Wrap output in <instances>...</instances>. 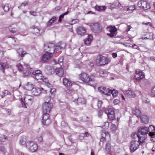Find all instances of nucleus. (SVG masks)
<instances>
[{
    "label": "nucleus",
    "instance_id": "nucleus-1",
    "mask_svg": "<svg viewBox=\"0 0 155 155\" xmlns=\"http://www.w3.org/2000/svg\"><path fill=\"white\" fill-rule=\"evenodd\" d=\"M79 79L83 82L87 84L90 82H94L95 76L93 74L89 75L83 72L79 74Z\"/></svg>",
    "mask_w": 155,
    "mask_h": 155
},
{
    "label": "nucleus",
    "instance_id": "nucleus-2",
    "mask_svg": "<svg viewBox=\"0 0 155 155\" xmlns=\"http://www.w3.org/2000/svg\"><path fill=\"white\" fill-rule=\"evenodd\" d=\"M20 101L22 107L26 108V104L30 105L32 104L33 101V98L30 95H26L23 99H20Z\"/></svg>",
    "mask_w": 155,
    "mask_h": 155
},
{
    "label": "nucleus",
    "instance_id": "nucleus-3",
    "mask_svg": "<svg viewBox=\"0 0 155 155\" xmlns=\"http://www.w3.org/2000/svg\"><path fill=\"white\" fill-rule=\"evenodd\" d=\"M26 146L28 150L32 152H35L38 148L37 144L33 141L27 142L26 143Z\"/></svg>",
    "mask_w": 155,
    "mask_h": 155
},
{
    "label": "nucleus",
    "instance_id": "nucleus-4",
    "mask_svg": "<svg viewBox=\"0 0 155 155\" xmlns=\"http://www.w3.org/2000/svg\"><path fill=\"white\" fill-rule=\"evenodd\" d=\"M136 117L140 118L141 122L145 124H147L149 121V118L146 115H141V112L139 109H136Z\"/></svg>",
    "mask_w": 155,
    "mask_h": 155
},
{
    "label": "nucleus",
    "instance_id": "nucleus-5",
    "mask_svg": "<svg viewBox=\"0 0 155 155\" xmlns=\"http://www.w3.org/2000/svg\"><path fill=\"white\" fill-rule=\"evenodd\" d=\"M52 105L48 102H45L42 105V109L43 114H48L52 108Z\"/></svg>",
    "mask_w": 155,
    "mask_h": 155
},
{
    "label": "nucleus",
    "instance_id": "nucleus-6",
    "mask_svg": "<svg viewBox=\"0 0 155 155\" xmlns=\"http://www.w3.org/2000/svg\"><path fill=\"white\" fill-rule=\"evenodd\" d=\"M91 28L92 31L96 33H98L102 31V28L98 23H93L91 24Z\"/></svg>",
    "mask_w": 155,
    "mask_h": 155
},
{
    "label": "nucleus",
    "instance_id": "nucleus-7",
    "mask_svg": "<svg viewBox=\"0 0 155 155\" xmlns=\"http://www.w3.org/2000/svg\"><path fill=\"white\" fill-rule=\"evenodd\" d=\"M54 45L53 43H47L45 44L44 49L45 52H54Z\"/></svg>",
    "mask_w": 155,
    "mask_h": 155
},
{
    "label": "nucleus",
    "instance_id": "nucleus-8",
    "mask_svg": "<svg viewBox=\"0 0 155 155\" xmlns=\"http://www.w3.org/2000/svg\"><path fill=\"white\" fill-rule=\"evenodd\" d=\"M108 59L103 56H98L96 59V62L100 65H102L107 64L108 62Z\"/></svg>",
    "mask_w": 155,
    "mask_h": 155
},
{
    "label": "nucleus",
    "instance_id": "nucleus-9",
    "mask_svg": "<svg viewBox=\"0 0 155 155\" xmlns=\"http://www.w3.org/2000/svg\"><path fill=\"white\" fill-rule=\"evenodd\" d=\"M137 5L140 8L145 9H148L150 7L149 3L145 0L140 1L138 2Z\"/></svg>",
    "mask_w": 155,
    "mask_h": 155
},
{
    "label": "nucleus",
    "instance_id": "nucleus-10",
    "mask_svg": "<svg viewBox=\"0 0 155 155\" xmlns=\"http://www.w3.org/2000/svg\"><path fill=\"white\" fill-rule=\"evenodd\" d=\"M31 74V76L37 80L42 79L43 78L41 73V71L39 70L33 71Z\"/></svg>",
    "mask_w": 155,
    "mask_h": 155
},
{
    "label": "nucleus",
    "instance_id": "nucleus-11",
    "mask_svg": "<svg viewBox=\"0 0 155 155\" xmlns=\"http://www.w3.org/2000/svg\"><path fill=\"white\" fill-rule=\"evenodd\" d=\"M42 123L46 126H48L51 123V120L49 118V115L48 114H43Z\"/></svg>",
    "mask_w": 155,
    "mask_h": 155
},
{
    "label": "nucleus",
    "instance_id": "nucleus-12",
    "mask_svg": "<svg viewBox=\"0 0 155 155\" xmlns=\"http://www.w3.org/2000/svg\"><path fill=\"white\" fill-rule=\"evenodd\" d=\"M147 127L144 126L140 127L138 129L137 134L146 136V135L148 133Z\"/></svg>",
    "mask_w": 155,
    "mask_h": 155
},
{
    "label": "nucleus",
    "instance_id": "nucleus-13",
    "mask_svg": "<svg viewBox=\"0 0 155 155\" xmlns=\"http://www.w3.org/2000/svg\"><path fill=\"white\" fill-rule=\"evenodd\" d=\"M52 52H45L42 57V61L44 63L48 61L52 56Z\"/></svg>",
    "mask_w": 155,
    "mask_h": 155
},
{
    "label": "nucleus",
    "instance_id": "nucleus-14",
    "mask_svg": "<svg viewBox=\"0 0 155 155\" xmlns=\"http://www.w3.org/2000/svg\"><path fill=\"white\" fill-rule=\"evenodd\" d=\"M23 74L25 76H27L30 75L32 71V69L30 66L27 64L24 65L23 66Z\"/></svg>",
    "mask_w": 155,
    "mask_h": 155
},
{
    "label": "nucleus",
    "instance_id": "nucleus-15",
    "mask_svg": "<svg viewBox=\"0 0 155 155\" xmlns=\"http://www.w3.org/2000/svg\"><path fill=\"white\" fill-rule=\"evenodd\" d=\"M66 46L65 43L64 42H60L55 47H54V52L57 51H58L62 49H64L65 48Z\"/></svg>",
    "mask_w": 155,
    "mask_h": 155
},
{
    "label": "nucleus",
    "instance_id": "nucleus-16",
    "mask_svg": "<svg viewBox=\"0 0 155 155\" xmlns=\"http://www.w3.org/2000/svg\"><path fill=\"white\" fill-rule=\"evenodd\" d=\"M33 30L32 32L35 35H39L42 34L44 31L43 29H39L37 27L33 28Z\"/></svg>",
    "mask_w": 155,
    "mask_h": 155
},
{
    "label": "nucleus",
    "instance_id": "nucleus-17",
    "mask_svg": "<svg viewBox=\"0 0 155 155\" xmlns=\"http://www.w3.org/2000/svg\"><path fill=\"white\" fill-rule=\"evenodd\" d=\"M137 136L138 138V142L139 143V145L138 146V147H136V150L138 147V146L140 144L142 143L145 140V139L146 138V136H142L139 134H137Z\"/></svg>",
    "mask_w": 155,
    "mask_h": 155
},
{
    "label": "nucleus",
    "instance_id": "nucleus-18",
    "mask_svg": "<svg viewBox=\"0 0 155 155\" xmlns=\"http://www.w3.org/2000/svg\"><path fill=\"white\" fill-rule=\"evenodd\" d=\"M145 77L144 73L141 71L137 73L136 71V80L139 81L143 79Z\"/></svg>",
    "mask_w": 155,
    "mask_h": 155
},
{
    "label": "nucleus",
    "instance_id": "nucleus-19",
    "mask_svg": "<svg viewBox=\"0 0 155 155\" xmlns=\"http://www.w3.org/2000/svg\"><path fill=\"white\" fill-rule=\"evenodd\" d=\"M10 66L8 65L6 63H2L0 62V70L4 72L5 68H8L11 67Z\"/></svg>",
    "mask_w": 155,
    "mask_h": 155
},
{
    "label": "nucleus",
    "instance_id": "nucleus-20",
    "mask_svg": "<svg viewBox=\"0 0 155 155\" xmlns=\"http://www.w3.org/2000/svg\"><path fill=\"white\" fill-rule=\"evenodd\" d=\"M92 40V36L91 35H89L84 41V44L87 45H89L91 43Z\"/></svg>",
    "mask_w": 155,
    "mask_h": 155
},
{
    "label": "nucleus",
    "instance_id": "nucleus-21",
    "mask_svg": "<svg viewBox=\"0 0 155 155\" xmlns=\"http://www.w3.org/2000/svg\"><path fill=\"white\" fill-rule=\"evenodd\" d=\"M74 102L77 105L84 104L85 103V99L82 97H79L78 99L74 100Z\"/></svg>",
    "mask_w": 155,
    "mask_h": 155
},
{
    "label": "nucleus",
    "instance_id": "nucleus-22",
    "mask_svg": "<svg viewBox=\"0 0 155 155\" xmlns=\"http://www.w3.org/2000/svg\"><path fill=\"white\" fill-rule=\"evenodd\" d=\"M32 90V94L34 95H38L41 93V89L40 88L37 87L34 88V87Z\"/></svg>",
    "mask_w": 155,
    "mask_h": 155
},
{
    "label": "nucleus",
    "instance_id": "nucleus-23",
    "mask_svg": "<svg viewBox=\"0 0 155 155\" xmlns=\"http://www.w3.org/2000/svg\"><path fill=\"white\" fill-rule=\"evenodd\" d=\"M86 30L85 28L82 27H79L77 29V32L80 35H83L85 33Z\"/></svg>",
    "mask_w": 155,
    "mask_h": 155
},
{
    "label": "nucleus",
    "instance_id": "nucleus-24",
    "mask_svg": "<svg viewBox=\"0 0 155 155\" xmlns=\"http://www.w3.org/2000/svg\"><path fill=\"white\" fill-rule=\"evenodd\" d=\"M34 86L31 83L28 82L25 85L24 88L26 90L31 91L34 88Z\"/></svg>",
    "mask_w": 155,
    "mask_h": 155
},
{
    "label": "nucleus",
    "instance_id": "nucleus-25",
    "mask_svg": "<svg viewBox=\"0 0 155 155\" xmlns=\"http://www.w3.org/2000/svg\"><path fill=\"white\" fill-rule=\"evenodd\" d=\"M55 72L56 74L59 76H61L64 74L63 70L61 68H56Z\"/></svg>",
    "mask_w": 155,
    "mask_h": 155
},
{
    "label": "nucleus",
    "instance_id": "nucleus-26",
    "mask_svg": "<svg viewBox=\"0 0 155 155\" xmlns=\"http://www.w3.org/2000/svg\"><path fill=\"white\" fill-rule=\"evenodd\" d=\"M63 83L64 85L66 87H69L72 84L71 81L66 78L63 79Z\"/></svg>",
    "mask_w": 155,
    "mask_h": 155
},
{
    "label": "nucleus",
    "instance_id": "nucleus-27",
    "mask_svg": "<svg viewBox=\"0 0 155 155\" xmlns=\"http://www.w3.org/2000/svg\"><path fill=\"white\" fill-rule=\"evenodd\" d=\"M147 129H148V133L149 135L154 134L155 127L154 126L150 125L148 127H147Z\"/></svg>",
    "mask_w": 155,
    "mask_h": 155
},
{
    "label": "nucleus",
    "instance_id": "nucleus-28",
    "mask_svg": "<svg viewBox=\"0 0 155 155\" xmlns=\"http://www.w3.org/2000/svg\"><path fill=\"white\" fill-rule=\"evenodd\" d=\"M109 135L108 133L107 132L104 131L102 132L101 133L102 137L101 138L100 140L101 142H103L105 140V138L106 136H108Z\"/></svg>",
    "mask_w": 155,
    "mask_h": 155
},
{
    "label": "nucleus",
    "instance_id": "nucleus-29",
    "mask_svg": "<svg viewBox=\"0 0 155 155\" xmlns=\"http://www.w3.org/2000/svg\"><path fill=\"white\" fill-rule=\"evenodd\" d=\"M131 143L130 150L131 152H133L136 150V141H132Z\"/></svg>",
    "mask_w": 155,
    "mask_h": 155
},
{
    "label": "nucleus",
    "instance_id": "nucleus-30",
    "mask_svg": "<svg viewBox=\"0 0 155 155\" xmlns=\"http://www.w3.org/2000/svg\"><path fill=\"white\" fill-rule=\"evenodd\" d=\"M107 30L109 31L110 32L115 33L117 31V29L115 26H108L107 28Z\"/></svg>",
    "mask_w": 155,
    "mask_h": 155
},
{
    "label": "nucleus",
    "instance_id": "nucleus-31",
    "mask_svg": "<svg viewBox=\"0 0 155 155\" xmlns=\"http://www.w3.org/2000/svg\"><path fill=\"white\" fill-rule=\"evenodd\" d=\"M17 51V53L18 54V56H20L21 57H23L25 54H27L25 51H22L21 48L18 49Z\"/></svg>",
    "mask_w": 155,
    "mask_h": 155
},
{
    "label": "nucleus",
    "instance_id": "nucleus-32",
    "mask_svg": "<svg viewBox=\"0 0 155 155\" xmlns=\"http://www.w3.org/2000/svg\"><path fill=\"white\" fill-rule=\"evenodd\" d=\"M95 9L98 11H104L106 9V7L104 6H98L96 5L95 6Z\"/></svg>",
    "mask_w": 155,
    "mask_h": 155
},
{
    "label": "nucleus",
    "instance_id": "nucleus-33",
    "mask_svg": "<svg viewBox=\"0 0 155 155\" xmlns=\"http://www.w3.org/2000/svg\"><path fill=\"white\" fill-rule=\"evenodd\" d=\"M126 94L129 97H133L135 96L134 93L130 90L127 91Z\"/></svg>",
    "mask_w": 155,
    "mask_h": 155
},
{
    "label": "nucleus",
    "instance_id": "nucleus-34",
    "mask_svg": "<svg viewBox=\"0 0 155 155\" xmlns=\"http://www.w3.org/2000/svg\"><path fill=\"white\" fill-rule=\"evenodd\" d=\"M9 93V91L7 90H5L2 91L1 93H0V98H3L5 96L8 94Z\"/></svg>",
    "mask_w": 155,
    "mask_h": 155
},
{
    "label": "nucleus",
    "instance_id": "nucleus-35",
    "mask_svg": "<svg viewBox=\"0 0 155 155\" xmlns=\"http://www.w3.org/2000/svg\"><path fill=\"white\" fill-rule=\"evenodd\" d=\"M104 90L103 92V93L105 95L107 96L110 95V93L111 90L108 88L104 87Z\"/></svg>",
    "mask_w": 155,
    "mask_h": 155
},
{
    "label": "nucleus",
    "instance_id": "nucleus-36",
    "mask_svg": "<svg viewBox=\"0 0 155 155\" xmlns=\"http://www.w3.org/2000/svg\"><path fill=\"white\" fill-rule=\"evenodd\" d=\"M85 65L83 64V63L80 61H78L76 63L75 67L79 68H84Z\"/></svg>",
    "mask_w": 155,
    "mask_h": 155
},
{
    "label": "nucleus",
    "instance_id": "nucleus-37",
    "mask_svg": "<svg viewBox=\"0 0 155 155\" xmlns=\"http://www.w3.org/2000/svg\"><path fill=\"white\" fill-rule=\"evenodd\" d=\"M118 93V92L116 90H111L110 95L112 94L113 97H115L117 96Z\"/></svg>",
    "mask_w": 155,
    "mask_h": 155
},
{
    "label": "nucleus",
    "instance_id": "nucleus-38",
    "mask_svg": "<svg viewBox=\"0 0 155 155\" xmlns=\"http://www.w3.org/2000/svg\"><path fill=\"white\" fill-rule=\"evenodd\" d=\"M89 134L87 132H85L84 134H81L79 137V138L80 140H82L84 137H88Z\"/></svg>",
    "mask_w": 155,
    "mask_h": 155
},
{
    "label": "nucleus",
    "instance_id": "nucleus-39",
    "mask_svg": "<svg viewBox=\"0 0 155 155\" xmlns=\"http://www.w3.org/2000/svg\"><path fill=\"white\" fill-rule=\"evenodd\" d=\"M109 119L110 120H113L114 119V112H111V114H107Z\"/></svg>",
    "mask_w": 155,
    "mask_h": 155
},
{
    "label": "nucleus",
    "instance_id": "nucleus-40",
    "mask_svg": "<svg viewBox=\"0 0 155 155\" xmlns=\"http://www.w3.org/2000/svg\"><path fill=\"white\" fill-rule=\"evenodd\" d=\"M56 19V18L55 17H53L50 20H49L48 22L47 23L48 26L50 25Z\"/></svg>",
    "mask_w": 155,
    "mask_h": 155
},
{
    "label": "nucleus",
    "instance_id": "nucleus-41",
    "mask_svg": "<svg viewBox=\"0 0 155 155\" xmlns=\"http://www.w3.org/2000/svg\"><path fill=\"white\" fill-rule=\"evenodd\" d=\"M114 112L113 109L111 108H108L105 110V113L107 114H111V112Z\"/></svg>",
    "mask_w": 155,
    "mask_h": 155
},
{
    "label": "nucleus",
    "instance_id": "nucleus-42",
    "mask_svg": "<svg viewBox=\"0 0 155 155\" xmlns=\"http://www.w3.org/2000/svg\"><path fill=\"white\" fill-rule=\"evenodd\" d=\"M68 11H67L61 15L59 17L58 21L61 22V19L63 18L64 17V15H67L68 14Z\"/></svg>",
    "mask_w": 155,
    "mask_h": 155
},
{
    "label": "nucleus",
    "instance_id": "nucleus-43",
    "mask_svg": "<svg viewBox=\"0 0 155 155\" xmlns=\"http://www.w3.org/2000/svg\"><path fill=\"white\" fill-rule=\"evenodd\" d=\"M37 139L38 142H41L43 140V136L42 134L38 135L37 137Z\"/></svg>",
    "mask_w": 155,
    "mask_h": 155
},
{
    "label": "nucleus",
    "instance_id": "nucleus-44",
    "mask_svg": "<svg viewBox=\"0 0 155 155\" xmlns=\"http://www.w3.org/2000/svg\"><path fill=\"white\" fill-rule=\"evenodd\" d=\"M26 142V139L25 137H23L20 140V143L21 145L25 144Z\"/></svg>",
    "mask_w": 155,
    "mask_h": 155
},
{
    "label": "nucleus",
    "instance_id": "nucleus-45",
    "mask_svg": "<svg viewBox=\"0 0 155 155\" xmlns=\"http://www.w3.org/2000/svg\"><path fill=\"white\" fill-rule=\"evenodd\" d=\"M99 74L100 76L101 77H105L107 75V74L106 72L101 71L100 72Z\"/></svg>",
    "mask_w": 155,
    "mask_h": 155
},
{
    "label": "nucleus",
    "instance_id": "nucleus-46",
    "mask_svg": "<svg viewBox=\"0 0 155 155\" xmlns=\"http://www.w3.org/2000/svg\"><path fill=\"white\" fill-rule=\"evenodd\" d=\"M110 145L109 143H107L106 145L105 150L108 152H110Z\"/></svg>",
    "mask_w": 155,
    "mask_h": 155
},
{
    "label": "nucleus",
    "instance_id": "nucleus-47",
    "mask_svg": "<svg viewBox=\"0 0 155 155\" xmlns=\"http://www.w3.org/2000/svg\"><path fill=\"white\" fill-rule=\"evenodd\" d=\"M9 29L10 31L12 33L15 32L17 31V29L15 28L12 26H10L9 27Z\"/></svg>",
    "mask_w": 155,
    "mask_h": 155
},
{
    "label": "nucleus",
    "instance_id": "nucleus-48",
    "mask_svg": "<svg viewBox=\"0 0 155 155\" xmlns=\"http://www.w3.org/2000/svg\"><path fill=\"white\" fill-rule=\"evenodd\" d=\"M9 9V6L8 4H5L4 7L3 9L5 12H8Z\"/></svg>",
    "mask_w": 155,
    "mask_h": 155
},
{
    "label": "nucleus",
    "instance_id": "nucleus-49",
    "mask_svg": "<svg viewBox=\"0 0 155 155\" xmlns=\"http://www.w3.org/2000/svg\"><path fill=\"white\" fill-rule=\"evenodd\" d=\"M63 61V57H60L58 61V63L60 64V65L61 66V65H63L62 62Z\"/></svg>",
    "mask_w": 155,
    "mask_h": 155
},
{
    "label": "nucleus",
    "instance_id": "nucleus-50",
    "mask_svg": "<svg viewBox=\"0 0 155 155\" xmlns=\"http://www.w3.org/2000/svg\"><path fill=\"white\" fill-rule=\"evenodd\" d=\"M151 95L153 97H155V86L152 88Z\"/></svg>",
    "mask_w": 155,
    "mask_h": 155
},
{
    "label": "nucleus",
    "instance_id": "nucleus-51",
    "mask_svg": "<svg viewBox=\"0 0 155 155\" xmlns=\"http://www.w3.org/2000/svg\"><path fill=\"white\" fill-rule=\"evenodd\" d=\"M104 125L102 126V127L104 129H107L109 126V123L107 122H105L104 123Z\"/></svg>",
    "mask_w": 155,
    "mask_h": 155
},
{
    "label": "nucleus",
    "instance_id": "nucleus-52",
    "mask_svg": "<svg viewBox=\"0 0 155 155\" xmlns=\"http://www.w3.org/2000/svg\"><path fill=\"white\" fill-rule=\"evenodd\" d=\"M16 66L18 68V70L20 71H22L23 69V66H22V65L20 64H18Z\"/></svg>",
    "mask_w": 155,
    "mask_h": 155
},
{
    "label": "nucleus",
    "instance_id": "nucleus-53",
    "mask_svg": "<svg viewBox=\"0 0 155 155\" xmlns=\"http://www.w3.org/2000/svg\"><path fill=\"white\" fill-rule=\"evenodd\" d=\"M111 128L112 130L114 132L115 131L116 127L115 125L114 124H112L111 125Z\"/></svg>",
    "mask_w": 155,
    "mask_h": 155
},
{
    "label": "nucleus",
    "instance_id": "nucleus-54",
    "mask_svg": "<svg viewBox=\"0 0 155 155\" xmlns=\"http://www.w3.org/2000/svg\"><path fill=\"white\" fill-rule=\"evenodd\" d=\"M0 150L2 152L3 154H5L6 153V150L5 147L3 146H2L0 147Z\"/></svg>",
    "mask_w": 155,
    "mask_h": 155
},
{
    "label": "nucleus",
    "instance_id": "nucleus-55",
    "mask_svg": "<svg viewBox=\"0 0 155 155\" xmlns=\"http://www.w3.org/2000/svg\"><path fill=\"white\" fill-rule=\"evenodd\" d=\"M151 137V140L152 142H155V134H152L150 135Z\"/></svg>",
    "mask_w": 155,
    "mask_h": 155
},
{
    "label": "nucleus",
    "instance_id": "nucleus-56",
    "mask_svg": "<svg viewBox=\"0 0 155 155\" xmlns=\"http://www.w3.org/2000/svg\"><path fill=\"white\" fill-rule=\"evenodd\" d=\"M6 138V136L5 135H3L1 137H0V141L1 142H4L5 141V140Z\"/></svg>",
    "mask_w": 155,
    "mask_h": 155
},
{
    "label": "nucleus",
    "instance_id": "nucleus-57",
    "mask_svg": "<svg viewBox=\"0 0 155 155\" xmlns=\"http://www.w3.org/2000/svg\"><path fill=\"white\" fill-rule=\"evenodd\" d=\"M135 9V7L134 5H133L130 6L129 8H128V10H134Z\"/></svg>",
    "mask_w": 155,
    "mask_h": 155
},
{
    "label": "nucleus",
    "instance_id": "nucleus-58",
    "mask_svg": "<svg viewBox=\"0 0 155 155\" xmlns=\"http://www.w3.org/2000/svg\"><path fill=\"white\" fill-rule=\"evenodd\" d=\"M102 103V102L101 101H98L97 103V106L98 108L101 107V104Z\"/></svg>",
    "mask_w": 155,
    "mask_h": 155
},
{
    "label": "nucleus",
    "instance_id": "nucleus-59",
    "mask_svg": "<svg viewBox=\"0 0 155 155\" xmlns=\"http://www.w3.org/2000/svg\"><path fill=\"white\" fill-rule=\"evenodd\" d=\"M107 35L110 37H112L114 36H115L116 35V34L110 32V33H107Z\"/></svg>",
    "mask_w": 155,
    "mask_h": 155
},
{
    "label": "nucleus",
    "instance_id": "nucleus-60",
    "mask_svg": "<svg viewBox=\"0 0 155 155\" xmlns=\"http://www.w3.org/2000/svg\"><path fill=\"white\" fill-rule=\"evenodd\" d=\"M104 87H99L98 89V91L103 93V92L104 90Z\"/></svg>",
    "mask_w": 155,
    "mask_h": 155
},
{
    "label": "nucleus",
    "instance_id": "nucleus-61",
    "mask_svg": "<svg viewBox=\"0 0 155 155\" xmlns=\"http://www.w3.org/2000/svg\"><path fill=\"white\" fill-rule=\"evenodd\" d=\"M120 100L118 99H115L114 101V103L115 104H117L120 102Z\"/></svg>",
    "mask_w": 155,
    "mask_h": 155
},
{
    "label": "nucleus",
    "instance_id": "nucleus-62",
    "mask_svg": "<svg viewBox=\"0 0 155 155\" xmlns=\"http://www.w3.org/2000/svg\"><path fill=\"white\" fill-rule=\"evenodd\" d=\"M117 4L116 3H114L110 7L111 8H114L117 7Z\"/></svg>",
    "mask_w": 155,
    "mask_h": 155
},
{
    "label": "nucleus",
    "instance_id": "nucleus-63",
    "mask_svg": "<svg viewBox=\"0 0 155 155\" xmlns=\"http://www.w3.org/2000/svg\"><path fill=\"white\" fill-rule=\"evenodd\" d=\"M117 7L118 8L121 9L122 7L121 4L120 2H117Z\"/></svg>",
    "mask_w": 155,
    "mask_h": 155
},
{
    "label": "nucleus",
    "instance_id": "nucleus-64",
    "mask_svg": "<svg viewBox=\"0 0 155 155\" xmlns=\"http://www.w3.org/2000/svg\"><path fill=\"white\" fill-rule=\"evenodd\" d=\"M103 114V112L101 110H100L98 113V116L99 117H101Z\"/></svg>",
    "mask_w": 155,
    "mask_h": 155
}]
</instances>
